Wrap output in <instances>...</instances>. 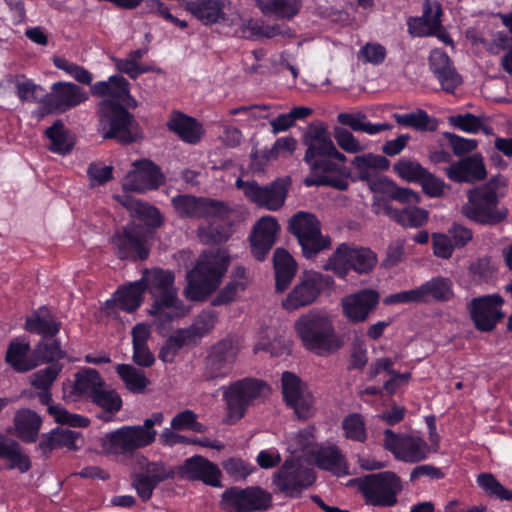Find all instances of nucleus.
<instances>
[{
	"label": "nucleus",
	"mask_w": 512,
	"mask_h": 512,
	"mask_svg": "<svg viewBox=\"0 0 512 512\" xmlns=\"http://www.w3.org/2000/svg\"><path fill=\"white\" fill-rule=\"evenodd\" d=\"M30 344L19 339L12 340L8 346L5 360L17 372H27L37 367V362L33 361L30 352Z\"/></svg>",
	"instance_id": "4c0bfd02"
},
{
	"label": "nucleus",
	"mask_w": 512,
	"mask_h": 512,
	"mask_svg": "<svg viewBox=\"0 0 512 512\" xmlns=\"http://www.w3.org/2000/svg\"><path fill=\"white\" fill-rule=\"evenodd\" d=\"M428 454V446L425 441L418 437L405 436L397 456L405 462L416 463L424 460Z\"/></svg>",
	"instance_id": "3c124183"
},
{
	"label": "nucleus",
	"mask_w": 512,
	"mask_h": 512,
	"mask_svg": "<svg viewBox=\"0 0 512 512\" xmlns=\"http://www.w3.org/2000/svg\"><path fill=\"white\" fill-rule=\"evenodd\" d=\"M128 86L123 76L114 75L92 87L94 95L108 96L99 103V131L104 139H115L121 144L136 142L142 137L137 121L123 106L130 98Z\"/></svg>",
	"instance_id": "f03ea898"
},
{
	"label": "nucleus",
	"mask_w": 512,
	"mask_h": 512,
	"mask_svg": "<svg viewBox=\"0 0 512 512\" xmlns=\"http://www.w3.org/2000/svg\"><path fill=\"white\" fill-rule=\"evenodd\" d=\"M48 412L53 415L55 421L62 425L66 424L71 427H87L89 425V419L78 414L68 412L66 409L51 405L48 407Z\"/></svg>",
	"instance_id": "e2e57ef3"
},
{
	"label": "nucleus",
	"mask_w": 512,
	"mask_h": 512,
	"mask_svg": "<svg viewBox=\"0 0 512 512\" xmlns=\"http://www.w3.org/2000/svg\"><path fill=\"white\" fill-rule=\"evenodd\" d=\"M331 283L330 276L316 271H305L286 299L283 300L282 305L288 311L308 306L314 303L321 291Z\"/></svg>",
	"instance_id": "2eb2a0df"
},
{
	"label": "nucleus",
	"mask_w": 512,
	"mask_h": 512,
	"mask_svg": "<svg viewBox=\"0 0 512 512\" xmlns=\"http://www.w3.org/2000/svg\"><path fill=\"white\" fill-rule=\"evenodd\" d=\"M61 323L51 316L35 314L28 317L24 328L30 333L42 335L45 339L55 336L60 330Z\"/></svg>",
	"instance_id": "864d4df0"
},
{
	"label": "nucleus",
	"mask_w": 512,
	"mask_h": 512,
	"mask_svg": "<svg viewBox=\"0 0 512 512\" xmlns=\"http://www.w3.org/2000/svg\"><path fill=\"white\" fill-rule=\"evenodd\" d=\"M477 483L488 495L500 500L512 501V491L506 489L492 474L478 475Z\"/></svg>",
	"instance_id": "5fc2aeb1"
},
{
	"label": "nucleus",
	"mask_w": 512,
	"mask_h": 512,
	"mask_svg": "<svg viewBox=\"0 0 512 512\" xmlns=\"http://www.w3.org/2000/svg\"><path fill=\"white\" fill-rule=\"evenodd\" d=\"M351 166L355 178L366 182L373 192H378L384 184V178H380V173L389 168L390 162L383 155L366 153L355 156Z\"/></svg>",
	"instance_id": "4be33fe9"
},
{
	"label": "nucleus",
	"mask_w": 512,
	"mask_h": 512,
	"mask_svg": "<svg viewBox=\"0 0 512 512\" xmlns=\"http://www.w3.org/2000/svg\"><path fill=\"white\" fill-rule=\"evenodd\" d=\"M429 69L438 79L442 89L453 93L462 83V77L456 71L450 57L442 50L435 49L429 56Z\"/></svg>",
	"instance_id": "c85d7f7f"
},
{
	"label": "nucleus",
	"mask_w": 512,
	"mask_h": 512,
	"mask_svg": "<svg viewBox=\"0 0 512 512\" xmlns=\"http://www.w3.org/2000/svg\"><path fill=\"white\" fill-rule=\"evenodd\" d=\"M235 185L250 202L269 211H277L285 203L291 178L280 177L265 186L259 185L255 180L244 181L238 178Z\"/></svg>",
	"instance_id": "9b49d317"
},
{
	"label": "nucleus",
	"mask_w": 512,
	"mask_h": 512,
	"mask_svg": "<svg viewBox=\"0 0 512 512\" xmlns=\"http://www.w3.org/2000/svg\"><path fill=\"white\" fill-rule=\"evenodd\" d=\"M53 63L57 68L69 73L79 83L89 85L92 82L91 73L75 63H71L61 57H54Z\"/></svg>",
	"instance_id": "338daca9"
},
{
	"label": "nucleus",
	"mask_w": 512,
	"mask_h": 512,
	"mask_svg": "<svg viewBox=\"0 0 512 512\" xmlns=\"http://www.w3.org/2000/svg\"><path fill=\"white\" fill-rule=\"evenodd\" d=\"M421 302L430 299L448 301L453 297L452 283L450 279L437 277L418 287Z\"/></svg>",
	"instance_id": "c03bdc74"
},
{
	"label": "nucleus",
	"mask_w": 512,
	"mask_h": 512,
	"mask_svg": "<svg viewBox=\"0 0 512 512\" xmlns=\"http://www.w3.org/2000/svg\"><path fill=\"white\" fill-rule=\"evenodd\" d=\"M87 98V93L76 84L65 82L55 83L52 87V93L45 94L40 116L42 117L53 111H66L86 101Z\"/></svg>",
	"instance_id": "412c9836"
},
{
	"label": "nucleus",
	"mask_w": 512,
	"mask_h": 512,
	"mask_svg": "<svg viewBox=\"0 0 512 512\" xmlns=\"http://www.w3.org/2000/svg\"><path fill=\"white\" fill-rule=\"evenodd\" d=\"M144 285L142 281H135L127 287L117 290L114 299L106 302V309H121L132 313L139 308L143 301Z\"/></svg>",
	"instance_id": "473e14b6"
},
{
	"label": "nucleus",
	"mask_w": 512,
	"mask_h": 512,
	"mask_svg": "<svg viewBox=\"0 0 512 512\" xmlns=\"http://www.w3.org/2000/svg\"><path fill=\"white\" fill-rule=\"evenodd\" d=\"M224 493L240 512L266 511L272 506V494L259 486L230 487Z\"/></svg>",
	"instance_id": "a878e982"
},
{
	"label": "nucleus",
	"mask_w": 512,
	"mask_h": 512,
	"mask_svg": "<svg viewBox=\"0 0 512 512\" xmlns=\"http://www.w3.org/2000/svg\"><path fill=\"white\" fill-rule=\"evenodd\" d=\"M174 279L173 272L156 268L146 270L140 280L144 285V291L148 290L154 297L149 313L156 316L162 323L183 317L189 311L177 298Z\"/></svg>",
	"instance_id": "7ed1b4c3"
},
{
	"label": "nucleus",
	"mask_w": 512,
	"mask_h": 512,
	"mask_svg": "<svg viewBox=\"0 0 512 512\" xmlns=\"http://www.w3.org/2000/svg\"><path fill=\"white\" fill-rule=\"evenodd\" d=\"M380 301V294L373 289H361L356 293L344 296L341 307L344 316L352 323L366 321L375 311Z\"/></svg>",
	"instance_id": "5701e85b"
},
{
	"label": "nucleus",
	"mask_w": 512,
	"mask_h": 512,
	"mask_svg": "<svg viewBox=\"0 0 512 512\" xmlns=\"http://www.w3.org/2000/svg\"><path fill=\"white\" fill-rule=\"evenodd\" d=\"M140 472L133 479V487L143 501L151 498L153 490L163 481L174 477V470L163 462H149L145 457L138 460Z\"/></svg>",
	"instance_id": "aec40b11"
},
{
	"label": "nucleus",
	"mask_w": 512,
	"mask_h": 512,
	"mask_svg": "<svg viewBox=\"0 0 512 512\" xmlns=\"http://www.w3.org/2000/svg\"><path fill=\"white\" fill-rule=\"evenodd\" d=\"M198 237L204 244H219L229 238L228 229L215 222L198 228Z\"/></svg>",
	"instance_id": "680f3d73"
},
{
	"label": "nucleus",
	"mask_w": 512,
	"mask_h": 512,
	"mask_svg": "<svg viewBox=\"0 0 512 512\" xmlns=\"http://www.w3.org/2000/svg\"><path fill=\"white\" fill-rule=\"evenodd\" d=\"M63 369L60 363H53L48 367L38 370L31 376V384L39 390H49Z\"/></svg>",
	"instance_id": "052dcab7"
},
{
	"label": "nucleus",
	"mask_w": 512,
	"mask_h": 512,
	"mask_svg": "<svg viewBox=\"0 0 512 512\" xmlns=\"http://www.w3.org/2000/svg\"><path fill=\"white\" fill-rule=\"evenodd\" d=\"M282 393L286 404L292 408L298 419L306 420L315 412L314 397L305 383L292 372H284L281 378Z\"/></svg>",
	"instance_id": "f3484780"
},
{
	"label": "nucleus",
	"mask_w": 512,
	"mask_h": 512,
	"mask_svg": "<svg viewBox=\"0 0 512 512\" xmlns=\"http://www.w3.org/2000/svg\"><path fill=\"white\" fill-rule=\"evenodd\" d=\"M90 402L103 410L98 415V418L104 422L111 421L123 405L120 394L115 389H107L106 385L102 386L96 394L92 395Z\"/></svg>",
	"instance_id": "58836bf2"
},
{
	"label": "nucleus",
	"mask_w": 512,
	"mask_h": 512,
	"mask_svg": "<svg viewBox=\"0 0 512 512\" xmlns=\"http://www.w3.org/2000/svg\"><path fill=\"white\" fill-rule=\"evenodd\" d=\"M393 117L399 125L411 127L417 131H435L438 125L437 120L422 109L406 114H394Z\"/></svg>",
	"instance_id": "8fccbe9b"
},
{
	"label": "nucleus",
	"mask_w": 512,
	"mask_h": 512,
	"mask_svg": "<svg viewBox=\"0 0 512 512\" xmlns=\"http://www.w3.org/2000/svg\"><path fill=\"white\" fill-rule=\"evenodd\" d=\"M506 185V180L501 175L492 177L487 183L469 189L468 201L462 206V214L470 220L484 225H495L506 217V211L497 208L500 187Z\"/></svg>",
	"instance_id": "423d86ee"
},
{
	"label": "nucleus",
	"mask_w": 512,
	"mask_h": 512,
	"mask_svg": "<svg viewBox=\"0 0 512 512\" xmlns=\"http://www.w3.org/2000/svg\"><path fill=\"white\" fill-rule=\"evenodd\" d=\"M280 227L272 216L260 218L250 236L251 253L258 261H263L275 243V237Z\"/></svg>",
	"instance_id": "bb28decb"
},
{
	"label": "nucleus",
	"mask_w": 512,
	"mask_h": 512,
	"mask_svg": "<svg viewBox=\"0 0 512 512\" xmlns=\"http://www.w3.org/2000/svg\"><path fill=\"white\" fill-rule=\"evenodd\" d=\"M303 144L307 147L304 161L310 165L313 177H307L304 184L310 186H330L346 190L348 182L342 178L346 168V156L339 152L323 122L308 125L303 133Z\"/></svg>",
	"instance_id": "f257e3e1"
},
{
	"label": "nucleus",
	"mask_w": 512,
	"mask_h": 512,
	"mask_svg": "<svg viewBox=\"0 0 512 512\" xmlns=\"http://www.w3.org/2000/svg\"><path fill=\"white\" fill-rule=\"evenodd\" d=\"M163 420V413L156 412L145 419L143 425L123 426L106 436V447L114 454H132L155 441L157 432L153 427L161 424Z\"/></svg>",
	"instance_id": "6e6552de"
},
{
	"label": "nucleus",
	"mask_w": 512,
	"mask_h": 512,
	"mask_svg": "<svg viewBox=\"0 0 512 512\" xmlns=\"http://www.w3.org/2000/svg\"><path fill=\"white\" fill-rule=\"evenodd\" d=\"M133 165L134 169L123 179L124 190L144 192L157 189L163 183V175L159 167L150 160H140Z\"/></svg>",
	"instance_id": "393cba45"
},
{
	"label": "nucleus",
	"mask_w": 512,
	"mask_h": 512,
	"mask_svg": "<svg viewBox=\"0 0 512 512\" xmlns=\"http://www.w3.org/2000/svg\"><path fill=\"white\" fill-rule=\"evenodd\" d=\"M477 483L488 495L500 500L512 501V491L506 489L492 474L478 475Z\"/></svg>",
	"instance_id": "6e6d98bb"
},
{
	"label": "nucleus",
	"mask_w": 512,
	"mask_h": 512,
	"mask_svg": "<svg viewBox=\"0 0 512 512\" xmlns=\"http://www.w3.org/2000/svg\"><path fill=\"white\" fill-rule=\"evenodd\" d=\"M45 134L50 140L49 149L51 151L60 154H66L71 151L73 142L61 120H56L51 127L46 129Z\"/></svg>",
	"instance_id": "603ef678"
},
{
	"label": "nucleus",
	"mask_w": 512,
	"mask_h": 512,
	"mask_svg": "<svg viewBox=\"0 0 512 512\" xmlns=\"http://www.w3.org/2000/svg\"><path fill=\"white\" fill-rule=\"evenodd\" d=\"M477 483L488 495L500 500L512 501V491L506 489L492 474L478 475Z\"/></svg>",
	"instance_id": "4d7b16f0"
},
{
	"label": "nucleus",
	"mask_w": 512,
	"mask_h": 512,
	"mask_svg": "<svg viewBox=\"0 0 512 512\" xmlns=\"http://www.w3.org/2000/svg\"><path fill=\"white\" fill-rule=\"evenodd\" d=\"M179 474L188 480H201L213 487H221V471L214 463L202 456H193L179 467Z\"/></svg>",
	"instance_id": "cd10ccee"
},
{
	"label": "nucleus",
	"mask_w": 512,
	"mask_h": 512,
	"mask_svg": "<svg viewBox=\"0 0 512 512\" xmlns=\"http://www.w3.org/2000/svg\"><path fill=\"white\" fill-rule=\"evenodd\" d=\"M74 381L63 384V395L68 401L85 399L90 401L105 381L96 369L82 368L74 375Z\"/></svg>",
	"instance_id": "b1692460"
},
{
	"label": "nucleus",
	"mask_w": 512,
	"mask_h": 512,
	"mask_svg": "<svg viewBox=\"0 0 512 512\" xmlns=\"http://www.w3.org/2000/svg\"><path fill=\"white\" fill-rule=\"evenodd\" d=\"M266 388L264 382L248 378L230 384L223 393L227 410L225 422L234 424L239 421L252 401L260 397Z\"/></svg>",
	"instance_id": "4468645a"
},
{
	"label": "nucleus",
	"mask_w": 512,
	"mask_h": 512,
	"mask_svg": "<svg viewBox=\"0 0 512 512\" xmlns=\"http://www.w3.org/2000/svg\"><path fill=\"white\" fill-rule=\"evenodd\" d=\"M167 126L181 140L189 144H196L201 139V125L194 118L183 113L175 112Z\"/></svg>",
	"instance_id": "e433bc0d"
},
{
	"label": "nucleus",
	"mask_w": 512,
	"mask_h": 512,
	"mask_svg": "<svg viewBox=\"0 0 512 512\" xmlns=\"http://www.w3.org/2000/svg\"><path fill=\"white\" fill-rule=\"evenodd\" d=\"M393 169L400 178L408 182H418L426 170L417 161L408 158L399 159L393 164Z\"/></svg>",
	"instance_id": "13d9d810"
},
{
	"label": "nucleus",
	"mask_w": 512,
	"mask_h": 512,
	"mask_svg": "<svg viewBox=\"0 0 512 512\" xmlns=\"http://www.w3.org/2000/svg\"><path fill=\"white\" fill-rule=\"evenodd\" d=\"M441 7L435 2L433 6L429 0L423 3V15L408 21L409 31L416 36L433 35L441 27Z\"/></svg>",
	"instance_id": "2f4dec72"
},
{
	"label": "nucleus",
	"mask_w": 512,
	"mask_h": 512,
	"mask_svg": "<svg viewBox=\"0 0 512 512\" xmlns=\"http://www.w3.org/2000/svg\"><path fill=\"white\" fill-rule=\"evenodd\" d=\"M273 267L275 271V288L283 292L288 288L297 271V264L293 257L283 248H277L273 254Z\"/></svg>",
	"instance_id": "c9c22d12"
},
{
	"label": "nucleus",
	"mask_w": 512,
	"mask_h": 512,
	"mask_svg": "<svg viewBox=\"0 0 512 512\" xmlns=\"http://www.w3.org/2000/svg\"><path fill=\"white\" fill-rule=\"evenodd\" d=\"M117 199L128 210L146 219L150 226L158 227L162 224V217L157 208L128 195L118 196Z\"/></svg>",
	"instance_id": "09e8293b"
},
{
	"label": "nucleus",
	"mask_w": 512,
	"mask_h": 512,
	"mask_svg": "<svg viewBox=\"0 0 512 512\" xmlns=\"http://www.w3.org/2000/svg\"><path fill=\"white\" fill-rule=\"evenodd\" d=\"M376 264L377 255L370 248L341 243L327 259L323 269L345 278L350 270L358 274H367Z\"/></svg>",
	"instance_id": "1a4fd4ad"
},
{
	"label": "nucleus",
	"mask_w": 512,
	"mask_h": 512,
	"mask_svg": "<svg viewBox=\"0 0 512 512\" xmlns=\"http://www.w3.org/2000/svg\"><path fill=\"white\" fill-rule=\"evenodd\" d=\"M115 253L120 259L145 260L149 255L146 247V233L144 228L134 223L128 224L117 231L111 238Z\"/></svg>",
	"instance_id": "a211bd4d"
},
{
	"label": "nucleus",
	"mask_w": 512,
	"mask_h": 512,
	"mask_svg": "<svg viewBox=\"0 0 512 512\" xmlns=\"http://www.w3.org/2000/svg\"><path fill=\"white\" fill-rule=\"evenodd\" d=\"M255 3L264 15L284 20L296 16L301 7L300 0H255Z\"/></svg>",
	"instance_id": "a19ab883"
},
{
	"label": "nucleus",
	"mask_w": 512,
	"mask_h": 512,
	"mask_svg": "<svg viewBox=\"0 0 512 512\" xmlns=\"http://www.w3.org/2000/svg\"><path fill=\"white\" fill-rule=\"evenodd\" d=\"M79 442L82 443L80 432L58 426L50 432L42 434L38 448L43 455H48L59 448L77 450L80 448Z\"/></svg>",
	"instance_id": "7c9ffc66"
},
{
	"label": "nucleus",
	"mask_w": 512,
	"mask_h": 512,
	"mask_svg": "<svg viewBox=\"0 0 512 512\" xmlns=\"http://www.w3.org/2000/svg\"><path fill=\"white\" fill-rule=\"evenodd\" d=\"M333 136L338 146L348 153H359L364 150V146L360 144L352 132L342 126L334 127Z\"/></svg>",
	"instance_id": "0e129e2a"
},
{
	"label": "nucleus",
	"mask_w": 512,
	"mask_h": 512,
	"mask_svg": "<svg viewBox=\"0 0 512 512\" xmlns=\"http://www.w3.org/2000/svg\"><path fill=\"white\" fill-rule=\"evenodd\" d=\"M0 458L9 461V468H17L20 472H27L31 463L29 457L22 452L18 442L8 439L0 432Z\"/></svg>",
	"instance_id": "37998d69"
},
{
	"label": "nucleus",
	"mask_w": 512,
	"mask_h": 512,
	"mask_svg": "<svg viewBox=\"0 0 512 512\" xmlns=\"http://www.w3.org/2000/svg\"><path fill=\"white\" fill-rule=\"evenodd\" d=\"M295 329L303 345L317 355L331 354L343 346L328 315L310 311L295 322Z\"/></svg>",
	"instance_id": "39448f33"
},
{
	"label": "nucleus",
	"mask_w": 512,
	"mask_h": 512,
	"mask_svg": "<svg viewBox=\"0 0 512 512\" xmlns=\"http://www.w3.org/2000/svg\"><path fill=\"white\" fill-rule=\"evenodd\" d=\"M228 264L229 257L223 250L202 253L195 267L187 274V298L193 301L206 299L219 286Z\"/></svg>",
	"instance_id": "20e7f679"
},
{
	"label": "nucleus",
	"mask_w": 512,
	"mask_h": 512,
	"mask_svg": "<svg viewBox=\"0 0 512 512\" xmlns=\"http://www.w3.org/2000/svg\"><path fill=\"white\" fill-rule=\"evenodd\" d=\"M16 89L17 96L21 101H40L43 104V99H45L46 93L41 86L33 83L31 80L18 82L16 84Z\"/></svg>",
	"instance_id": "774afa93"
},
{
	"label": "nucleus",
	"mask_w": 512,
	"mask_h": 512,
	"mask_svg": "<svg viewBox=\"0 0 512 512\" xmlns=\"http://www.w3.org/2000/svg\"><path fill=\"white\" fill-rule=\"evenodd\" d=\"M240 341L236 335H227L213 344L204 360L202 377L205 381L226 378L240 352Z\"/></svg>",
	"instance_id": "f8f14e48"
},
{
	"label": "nucleus",
	"mask_w": 512,
	"mask_h": 512,
	"mask_svg": "<svg viewBox=\"0 0 512 512\" xmlns=\"http://www.w3.org/2000/svg\"><path fill=\"white\" fill-rule=\"evenodd\" d=\"M316 464L319 468L331 471L338 476L349 473L344 456L337 447H327L318 451Z\"/></svg>",
	"instance_id": "a18cd8bd"
},
{
	"label": "nucleus",
	"mask_w": 512,
	"mask_h": 512,
	"mask_svg": "<svg viewBox=\"0 0 512 512\" xmlns=\"http://www.w3.org/2000/svg\"><path fill=\"white\" fill-rule=\"evenodd\" d=\"M226 0H192L186 9L205 25L226 20L224 8Z\"/></svg>",
	"instance_id": "72a5a7b5"
},
{
	"label": "nucleus",
	"mask_w": 512,
	"mask_h": 512,
	"mask_svg": "<svg viewBox=\"0 0 512 512\" xmlns=\"http://www.w3.org/2000/svg\"><path fill=\"white\" fill-rule=\"evenodd\" d=\"M41 418L30 409L16 412L14 424L18 436L25 442H34L41 427Z\"/></svg>",
	"instance_id": "79ce46f5"
},
{
	"label": "nucleus",
	"mask_w": 512,
	"mask_h": 512,
	"mask_svg": "<svg viewBox=\"0 0 512 512\" xmlns=\"http://www.w3.org/2000/svg\"><path fill=\"white\" fill-rule=\"evenodd\" d=\"M116 372L123 381L126 389L132 393L141 394L150 384L145 373L130 364H118L116 366Z\"/></svg>",
	"instance_id": "49530a36"
},
{
	"label": "nucleus",
	"mask_w": 512,
	"mask_h": 512,
	"mask_svg": "<svg viewBox=\"0 0 512 512\" xmlns=\"http://www.w3.org/2000/svg\"><path fill=\"white\" fill-rule=\"evenodd\" d=\"M447 177L457 183H474L483 180L486 168L483 158L479 154L464 157L445 168Z\"/></svg>",
	"instance_id": "c756f323"
},
{
	"label": "nucleus",
	"mask_w": 512,
	"mask_h": 512,
	"mask_svg": "<svg viewBox=\"0 0 512 512\" xmlns=\"http://www.w3.org/2000/svg\"><path fill=\"white\" fill-rule=\"evenodd\" d=\"M401 490L400 478L390 471L370 474L359 479V491L366 503L373 506H394L397 503V494Z\"/></svg>",
	"instance_id": "ddd939ff"
},
{
	"label": "nucleus",
	"mask_w": 512,
	"mask_h": 512,
	"mask_svg": "<svg viewBox=\"0 0 512 512\" xmlns=\"http://www.w3.org/2000/svg\"><path fill=\"white\" fill-rule=\"evenodd\" d=\"M33 361L37 366L41 363H59L58 360L65 358L66 352L61 349L60 342L56 339L39 341L32 350Z\"/></svg>",
	"instance_id": "de8ad7c7"
},
{
	"label": "nucleus",
	"mask_w": 512,
	"mask_h": 512,
	"mask_svg": "<svg viewBox=\"0 0 512 512\" xmlns=\"http://www.w3.org/2000/svg\"><path fill=\"white\" fill-rule=\"evenodd\" d=\"M345 436L349 439L364 442L367 438L365 422L361 414L352 413L346 416L342 422Z\"/></svg>",
	"instance_id": "bf43d9fd"
},
{
	"label": "nucleus",
	"mask_w": 512,
	"mask_h": 512,
	"mask_svg": "<svg viewBox=\"0 0 512 512\" xmlns=\"http://www.w3.org/2000/svg\"><path fill=\"white\" fill-rule=\"evenodd\" d=\"M337 121L342 126H348L354 132H362L369 135H375L382 131L390 130L392 126L388 123H370L366 114L362 112L348 113L342 112L337 115Z\"/></svg>",
	"instance_id": "ea45409f"
},
{
	"label": "nucleus",
	"mask_w": 512,
	"mask_h": 512,
	"mask_svg": "<svg viewBox=\"0 0 512 512\" xmlns=\"http://www.w3.org/2000/svg\"><path fill=\"white\" fill-rule=\"evenodd\" d=\"M287 230L297 239L302 255L307 259L316 257L332 246L330 236L322 234L321 222L313 213L296 212L289 218Z\"/></svg>",
	"instance_id": "0eeeda50"
},
{
	"label": "nucleus",
	"mask_w": 512,
	"mask_h": 512,
	"mask_svg": "<svg viewBox=\"0 0 512 512\" xmlns=\"http://www.w3.org/2000/svg\"><path fill=\"white\" fill-rule=\"evenodd\" d=\"M316 476L295 458H288L272 476L273 492L289 498H298L315 482Z\"/></svg>",
	"instance_id": "9d476101"
},
{
	"label": "nucleus",
	"mask_w": 512,
	"mask_h": 512,
	"mask_svg": "<svg viewBox=\"0 0 512 512\" xmlns=\"http://www.w3.org/2000/svg\"><path fill=\"white\" fill-rule=\"evenodd\" d=\"M382 212L404 228H420L429 219L428 212L416 206H409L399 210L384 202Z\"/></svg>",
	"instance_id": "f704fd0d"
},
{
	"label": "nucleus",
	"mask_w": 512,
	"mask_h": 512,
	"mask_svg": "<svg viewBox=\"0 0 512 512\" xmlns=\"http://www.w3.org/2000/svg\"><path fill=\"white\" fill-rule=\"evenodd\" d=\"M172 204L181 217L187 218H225L230 210L223 201L195 197L192 195H178L172 198Z\"/></svg>",
	"instance_id": "dca6fc26"
},
{
	"label": "nucleus",
	"mask_w": 512,
	"mask_h": 512,
	"mask_svg": "<svg viewBox=\"0 0 512 512\" xmlns=\"http://www.w3.org/2000/svg\"><path fill=\"white\" fill-rule=\"evenodd\" d=\"M503 303V298L498 294L473 298L468 303V310L475 327L482 332L492 331L504 317L501 310Z\"/></svg>",
	"instance_id": "6ab92c4d"
},
{
	"label": "nucleus",
	"mask_w": 512,
	"mask_h": 512,
	"mask_svg": "<svg viewBox=\"0 0 512 512\" xmlns=\"http://www.w3.org/2000/svg\"><path fill=\"white\" fill-rule=\"evenodd\" d=\"M385 189L384 192L391 200H396L401 203L414 204L419 202V196L409 188H403L397 186L392 181L384 178Z\"/></svg>",
	"instance_id": "69168bd1"
}]
</instances>
